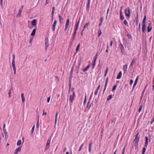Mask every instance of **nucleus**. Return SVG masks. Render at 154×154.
Returning a JSON list of instances; mask_svg holds the SVG:
<instances>
[{
	"label": "nucleus",
	"instance_id": "nucleus-12",
	"mask_svg": "<svg viewBox=\"0 0 154 154\" xmlns=\"http://www.w3.org/2000/svg\"><path fill=\"white\" fill-rule=\"evenodd\" d=\"M152 27L151 25V23H150L147 27V31L148 32H150L152 29Z\"/></svg>",
	"mask_w": 154,
	"mask_h": 154
},
{
	"label": "nucleus",
	"instance_id": "nucleus-53",
	"mask_svg": "<svg viewBox=\"0 0 154 154\" xmlns=\"http://www.w3.org/2000/svg\"><path fill=\"white\" fill-rule=\"evenodd\" d=\"M98 91H96L95 93H94V96H96L97 94V93H98Z\"/></svg>",
	"mask_w": 154,
	"mask_h": 154
},
{
	"label": "nucleus",
	"instance_id": "nucleus-15",
	"mask_svg": "<svg viewBox=\"0 0 154 154\" xmlns=\"http://www.w3.org/2000/svg\"><path fill=\"white\" fill-rule=\"evenodd\" d=\"M122 71H120L119 72V73L117 75V76L116 77V79H120L122 77Z\"/></svg>",
	"mask_w": 154,
	"mask_h": 154
},
{
	"label": "nucleus",
	"instance_id": "nucleus-37",
	"mask_svg": "<svg viewBox=\"0 0 154 154\" xmlns=\"http://www.w3.org/2000/svg\"><path fill=\"white\" fill-rule=\"evenodd\" d=\"M146 16H145L143 21V23L146 24Z\"/></svg>",
	"mask_w": 154,
	"mask_h": 154
},
{
	"label": "nucleus",
	"instance_id": "nucleus-3",
	"mask_svg": "<svg viewBox=\"0 0 154 154\" xmlns=\"http://www.w3.org/2000/svg\"><path fill=\"white\" fill-rule=\"evenodd\" d=\"M131 13V11L129 8H127V10L125 9V14L126 16L130 17Z\"/></svg>",
	"mask_w": 154,
	"mask_h": 154
},
{
	"label": "nucleus",
	"instance_id": "nucleus-49",
	"mask_svg": "<svg viewBox=\"0 0 154 154\" xmlns=\"http://www.w3.org/2000/svg\"><path fill=\"white\" fill-rule=\"evenodd\" d=\"M133 80L132 79H131L130 80V85H132V84H133Z\"/></svg>",
	"mask_w": 154,
	"mask_h": 154
},
{
	"label": "nucleus",
	"instance_id": "nucleus-9",
	"mask_svg": "<svg viewBox=\"0 0 154 154\" xmlns=\"http://www.w3.org/2000/svg\"><path fill=\"white\" fill-rule=\"evenodd\" d=\"M108 78L107 77V78L106 81L105 85L104 86L103 91V93H104V92H105V91L106 90V87H107V85L108 84Z\"/></svg>",
	"mask_w": 154,
	"mask_h": 154
},
{
	"label": "nucleus",
	"instance_id": "nucleus-48",
	"mask_svg": "<svg viewBox=\"0 0 154 154\" xmlns=\"http://www.w3.org/2000/svg\"><path fill=\"white\" fill-rule=\"evenodd\" d=\"M124 19V17L122 15H120V19L121 20H123Z\"/></svg>",
	"mask_w": 154,
	"mask_h": 154
},
{
	"label": "nucleus",
	"instance_id": "nucleus-33",
	"mask_svg": "<svg viewBox=\"0 0 154 154\" xmlns=\"http://www.w3.org/2000/svg\"><path fill=\"white\" fill-rule=\"evenodd\" d=\"M80 44H79L78 45H77V47H76V51H78L79 50V48H80Z\"/></svg>",
	"mask_w": 154,
	"mask_h": 154
},
{
	"label": "nucleus",
	"instance_id": "nucleus-2",
	"mask_svg": "<svg viewBox=\"0 0 154 154\" xmlns=\"http://www.w3.org/2000/svg\"><path fill=\"white\" fill-rule=\"evenodd\" d=\"M139 134V132H138L136 134L135 137V138L134 140V141L135 142V144L138 145V142L140 139V136H138Z\"/></svg>",
	"mask_w": 154,
	"mask_h": 154
},
{
	"label": "nucleus",
	"instance_id": "nucleus-19",
	"mask_svg": "<svg viewBox=\"0 0 154 154\" xmlns=\"http://www.w3.org/2000/svg\"><path fill=\"white\" fill-rule=\"evenodd\" d=\"M146 24L143 23L142 26V30L143 32H144L145 31Z\"/></svg>",
	"mask_w": 154,
	"mask_h": 154
},
{
	"label": "nucleus",
	"instance_id": "nucleus-55",
	"mask_svg": "<svg viewBox=\"0 0 154 154\" xmlns=\"http://www.w3.org/2000/svg\"><path fill=\"white\" fill-rule=\"evenodd\" d=\"M54 11H53V10H52V13H51V14H52V18L53 17V15H54Z\"/></svg>",
	"mask_w": 154,
	"mask_h": 154
},
{
	"label": "nucleus",
	"instance_id": "nucleus-40",
	"mask_svg": "<svg viewBox=\"0 0 154 154\" xmlns=\"http://www.w3.org/2000/svg\"><path fill=\"white\" fill-rule=\"evenodd\" d=\"M11 89H10L9 90V92H8V97H11Z\"/></svg>",
	"mask_w": 154,
	"mask_h": 154
},
{
	"label": "nucleus",
	"instance_id": "nucleus-45",
	"mask_svg": "<svg viewBox=\"0 0 154 154\" xmlns=\"http://www.w3.org/2000/svg\"><path fill=\"white\" fill-rule=\"evenodd\" d=\"M137 83H135L134 82V85L133 86V88H132V89L133 90L134 88H135L136 85H137Z\"/></svg>",
	"mask_w": 154,
	"mask_h": 154
},
{
	"label": "nucleus",
	"instance_id": "nucleus-16",
	"mask_svg": "<svg viewBox=\"0 0 154 154\" xmlns=\"http://www.w3.org/2000/svg\"><path fill=\"white\" fill-rule=\"evenodd\" d=\"M45 50H46L47 48L48 45V39H45Z\"/></svg>",
	"mask_w": 154,
	"mask_h": 154
},
{
	"label": "nucleus",
	"instance_id": "nucleus-41",
	"mask_svg": "<svg viewBox=\"0 0 154 154\" xmlns=\"http://www.w3.org/2000/svg\"><path fill=\"white\" fill-rule=\"evenodd\" d=\"M138 14H137V19H136V23H137V24H138Z\"/></svg>",
	"mask_w": 154,
	"mask_h": 154
},
{
	"label": "nucleus",
	"instance_id": "nucleus-30",
	"mask_svg": "<svg viewBox=\"0 0 154 154\" xmlns=\"http://www.w3.org/2000/svg\"><path fill=\"white\" fill-rule=\"evenodd\" d=\"M21 143V140H19L18 141L17 143V145L19 146Z\"/></svg>",
	"mask_w": 154,
	"mask_h": 154
},
{
	"label": "nucleus",
	"instance_id": "nucleus-59",
	"mask_svg": "<svg viewBox=\"0 0 154 154\" xmlns=\"http://www.w3.org/2000/svg\"><path fill=\"white\" fill-rule=\"evenodd\" d=\"M55 7H53L52 8V10H53V11H54L55 10Z\"/></svg>",
	"mask_w": 154,
	"mask_h": 154
},
{
	"label": "nucleus",
	"instance_id": "nucleus-54",
	"mask_svg": "<svg viewBox=\"0 0 154 154\" xmlns=\"http://www.w3.org/2000/svg\"><path fill=\"white\" fill-rule=\"evenodd\" d=\"M109 8H108V10H107V15H106V19L107 18V15H108V13H109Z\"/></svg>",
	"mask_w": 154,
	"mask_h": 154
},
{
	"label": "nucleus",
	"instance_id": "nucleus-51",
	"mask_svg": "<svg viewBox=\"0 0 154 154\" xmlns=\"http://www.w3.org/2000/svg\"><path fill=\"white\" fill-rule=\"evenodd\" d=\"M100 85H99L96 90L98 91L99 90V89L100 88Z\"/></svg>",
	"mask_w": 154,
	"mask_h": 154
},
{
	"label": "nucleus",
	"instance_id": "nucleus-47",
	"mask_svg": "<svg viewBox=\"0 0 154 154\" xmlns=\"http://www.w3.org/2000/svg\"><path fill=\"white\" fill-rule=\"evenodd\" d=\"M125 147L123 148L122 154H125Z\"/></svg>",
	"mask_w": 154,
	"mask_h": 154
},
{
	"label": "nucleus",
	"instance_id": "nucleus-14",
	"mask_svg": "<svg viewBox=\"0 0 154 154\" xmlns=\"http://www.w3.org/2000/svg\"><path fill=\"white\" fill-rule=\"evenodd\" d=\"M148 137H145V147H147L148 146Z\"/></svg>",
	"mask_w": 154,
	"mask_h": 154
},
{
	"label": "nucleus",
	"instance_id": "nucleus-44",
	"mask_svg": "<svg viewBox=\"0 0 154 154\" xmlns=\"http://www.w3.org/2000/svg\"><path fill=\"white\" fill-rule=\"evenodd\" d=\"M138 79H139V76H137V78H136V79H135V81L134 82H135V83H137V81H138Z\"/></svg>",
	"mask_w": 154,
	"mask_h": 154
},
{
	"label": "nucleus",
	"instance_id": "nucleus-8",
	"mask_svg": "<svg viewBox=\"0 0 154 154\" xmlns=\"http://www.w3.org/2000/svg\"><path fill=\"white\" fill-rule=\"evenodd\" d=\"M128 66L126 65H125L123 66V70L124 74H126L127 72Z\"/></svg>",
	"mask_w": 154,
	"mask_h": 154
},
{
	"label": "nucleus",
	"instance_id": "nucleus-18",
	"mask_svg": "<svg viewBox=\"0 0 154 154\" xmlns=\"http://www.w3.org/2000/svg\"><path fill=\"white\" fill-rule=\"evenodd\" d=\"M36 19H34L31 22V24L32 26H35L36 24Z\"/></svg>",
	"mask_w": 154,
	"mask_h": 154
},
{
	"label": "nucleus",
	"instance_id": "nucleus-29",
	"mask_svg": "<svg viewBox=\"0 0 154 154\" xmlns=\"http://www.w3.org/2000/svg\"><path fill=\"white\" fill-rule=\"evenodd\" d=\"M89 24V23H85V25L84 26V28H83V29L82 30V31H83L84 30V29H85V28L86 27H88Z\"/></svg>",
	"mask_w": 154,
	"mask_h": 154
},
{
	"label": "nucleus",
	"instance_id": "nucleus-61",
	"mask_svg": "<svg viewBox=\"0 0 154 154\" xmlns=\"http://www.w3.org/2000/svg\"><path fill=\"white\" fill-rule=\"evenodd\" d=\"M32 42V39H30V40L29 41V43H31Z\"/></svg>",
	"mask_w": 154,
	"mask_h": 154
},
{
	"label": "nucleus",
	"instance_id": "nucleus-38",
	"mask_svg": "<svg viewBox=\"0 0 154 154\" xmlns=\"http://www.w3.org/2000/svg\"><path fill=\"white\" fill-rule=\"evenodd\" d=\"M58 115V112H57L56 114L55 119V123H56L57 122V117Z\"/></svg>",
	"mask_w": 154,
	"mask_h": 154
},
{
	"label": "nucleus",
	"instance_id": "nucleus-43",
	"mask_svg": "<svg viewBox=\"0 0 154 154\" xmlns=\"http://www.w3.org/2000/svg\"><path fill=\"white\" fill-rule=\"evenodd\" d=\"M124 23L125 25L128 26V23L126 20H124Z\"/></svg>",
	"mask_w": 154,
	"mask_h": 154
},
{
	"label": "nucleus",
	"instance_id": "nucleus-28",
	"mask_svg": "<svg viewBox=\"0 0 154 154\" xmlns=\"http://www.w3.org/2000/svg\"><path fill=\"white\" fill-rule=\"evenodd\" d=\"M117 87V85H114V86L112 88V92H114V91L116 90V88Z\"/></svg>",
	"mask_w": 154,
	"mask_h": 154
},
{
	"label": "nucleus",
	"instance_id": "nucleus-5",
	"mask_svg": "<svg viewBox=\"0 0 154 154\" xmlns=\"http://www.w3.org/2000/svg\"><path fill=\"white\" fill-rule=\"evenodd\" d=\"M97 54L95 55V56L94 57L93 60L94 62L93 63V66L92 68L93 69L94 68V67L96 64V61L97 59Z\"/></svg>",
	"mask_w": 154,
	"mask_h": 154
},
{
	"label": "nucleus",
	"instance_id": "nucleus-24",
	"mask_svg": "<svg viewBox=\"0 0 154 154\" xmlns=\"http://www.w3.org/2000/svg\"><path fill=\"white\" fill-rule=\"evenodd\" d=\"M21 97L22 98V101L23 103H24L25 102V98L24 97V95L23 93H22L21 94Z\"/></svg>",
	"mask_w": 154,
	"mask_h": 154
},
{
	"label": "nucleus",
	"instance_id": "nucleus-6",
	"mask_svg": "<svg viewBox=\"0 0 154 154\" xmlns=\"http://www.w3.org/2000/svg\"><path fill=\"white\" fill-rule=\"evenodd\" d=\"M12 65L14 71V74L15 75L16 74V68L15 66V63L14 62V60L12 61Z\"/></svg>",
	"mask_w": 154,
	"mask_h": 154
},
{
	"label": "nucleus",
	"instance_id": "nucleus-34",
	"mask_svg": "<svg viewBox=\"0 0 154 154\" xmlns=\"http://www.w3.org/2000/svg\"><path fill=\"white\" fill-rule=\"evenodd\" d=\"M84 144V143H83L81 145V146H80V148L79 149V151H80L82 149V147H83V145Z\"/></svg>",
	"mask_w": 154,
	"mask_h": 154
},
{
	"label": "nucleus",
	"instance_id": "nucleus-56",
	"mask_svg": "<svg viewBox=\"0 0 154 154\" xmlns=\"http://www.w3.org/2000/svg\"><path fill=\"white\" fill-rule=\"evenodd\" d=\"M50 100V97L47 98V102L48 103L49 102Z\"/></svg>",
	"mask_w": 154,
	"mask_h": 154
},
{
	"label": "nucleus",
	"instance_id": "nucleus-21",
	"mask_svg": "<svg viewBox=\"0 0 154 154\" xmlns=\"http://www.w3.org/2000/svg\"><path fill=\"white\" fill-rule=\"evenodd\" d=\"M90 65H88L85 68H84L83 70V71L84 72H86L87 71L90 67Z\"/></svg>",
	"mask_w": 154,
	"mask_h": 154
},
{
	"label": "nucleus",
	"instance_id": "nucleus-17",
	"mask_svg": "<svg viewBox=\"0 0 154 154\" xmlns=\"http://www.w3.org/2000/svg\"><path fill=\"white\" fill-rule=\"evenodd\" d=\"M69 19H67V21L66 24V26H65V30L67 28L69 24Z\"/></svg>",
	"mask_w": 154,
	"mask_h": 154
},
{
	"label": "nucleus",
	"instance_id": "nucleus-39",
	"mask_svg": "<svg viewBox=\"0 0 154 154\" xmlns=\"http://www.w3.org/2000/svg\"><path fill=\"white\" fill-rule=\"evenodd\" d=\"M142 106H143L142 105H141L140 106V108H139V112H140L141 111V110H142Z\"/></svg>",
	"mask_w": 154,
	"mask_h": 154
},
{
	"label": "nucleus",
	"instance_id": "nucleus-64",
	"mask_svg": "<svg viewBox=\"0 0 154 154\" xmlns=\"http://www.w3.org/2000/svg\"><path fill=\"white\" fill-rule=\"evenodd\" d=\"M5 124H3V128H5Z\"/></svg>",
	"mask_w": 154,
	"mask_h": 154
},
{
	"label": "nucleus",
	"instance_id": "nucleus-11",
	"mask_svg": "<svg viewBox=\"0 0 154 154\" xmlns=\"http://www.w3.org/2000/svg\"><path fill=\"white\" fill-rule=\"evenodd\" d=\"M136 61V58H134L132 60V61H131V62L130 64V66L132 67L134 64L135 63V62Z\"/></svg>",
	"mask_w": 154,
	"mask_h": 154
},
{
	"label": "nucleus",
	"instance_id": "nucleus-31",
	"mask_svg": "<svg viewBox=\"0 0 154 154\" xmlns=\"http://www.w3.org/2000/svg\"><path fill=\"white\" fill-rule=\"evenodd\" d=\"M87 107H88V109H89L91 107V105L90 104V102L88 101L87 104Z\"/></svg>",
	"mask_w": 154,
	"mask_h": 154
},
{
	"label": "nucleus",
	"instance_id": "nucleus-23",
	"mask_svg": "<svg viewBox=\"0 0 154 154\" xmlns=\"http://www.w3.org/2000/svg\"><path fill=\"white\" fill-rule=\"evenodd\" d=\"M79 21H78L77 22V23L76 24V26L75 29V31L74 32V35L76 33V30L77 29H78V27L79 25Z\"/></svg>",
	"mask_w": 154,
	"mask_h": 154
},
{
	"label": "nucleus",
	"instance_id": "nucleus-1",
	"mask_svg": "<svg viewBox=\"0 0 154 154\" xmlns=\"http://www.w3.org/2000/svg\"><path fill=\"white\" fill-rule=\"evenodd\" d=\"M74 89L72 88L70 91H69V93L70 94L69 100L71 102H73L75 94V91H74Z\"/></svg>",
	"mask_w": 154,
	"mask_h": 154
},
{
	"label": "nucleus",
	"instance_id": "nucleus-4",
	"mask_svg": "<svg viewBox=\"0 0 154 154\" xmlns=\"http://www.w3.org/2000/svg\"><path fill=\"white\" fill-rule=\"evenodd\" d=\"M51 142V139H48L47 140V143L46 144V146L45 149V150H46L48 149L50 147V143Z\"/></svg>",
	"mask_w": 154,
	"mask_h": 154
},
{
	"label": "nucleus",
	"instance_id": "nucleus-32",
	"mask_svg": "<svg viewBox=\"0 0 154 154\" xmlns=\"http://www.w3.org/2000/svg\"><path fill=\"white\" fill-rule=\"evenodd\" d=\"M146 147L145 146V147H143V149L142 152V154H144L146 151Z\"/></svg>",
	"mask_w": 154,
	"mask_h": 154
},
{
	"label": "nucleus",
	"instance_id": "nucleus-52",
	"mask_svg": "<svg viewBox=\"0 0 154 154\" xmlns=\"http://www.w3.org/2000/svg\"><path fill=\"white\" fill-rule=\"evenodd\" d=\"M44 111H45L44 110H43V113L42 115L43 116V115L46 116V114H47V112H44Z\"/></svg>",
	"mask_w": 154,
	"mask_h": 154
},
{
	"label": "nucleus",
	"instance_id": "nucleus-36",
	"mask_svg": "<svg viewBox=\"0 0 154 154\" xmlns=\"http://www.w3.org/2000/svg\"><path fill=\"white\" fill-rule=\"evenodd\" d=\"M59 20H60V23H62L61 21L63 19L60 15H59Z\"/></svg>",
	"mask_w": 154,
	"mask_h": 154
},
{
	"label": "nucleus",
	"instance_id": "nucleus-57",
	"mask_svg": "<svg viewBox=\"0 0 154 154\" xmlns=\"http://www.w3.org/2000/svg\"><path fill=\"white\" fill-rule=\"evenodd\" d=\"M103 17H101V19H100V22H101V23H102L103 22Z\"/></svg>",
	"mask_w": 154,
	"mask_h": 154
},
{
	"label": "nucleus",
	"instance_id": "nucleus-42",
	"mask_svg": "<svg viewBox=\"0 0 154 154\" xmlns=\"http://www.w3.org/2000/svg\"><path fill=\"white\" fill-rule=\"evenodd\" d=\"M36 127L37 128H38L39 127L38 119L37 122L36 124Z\"/></svg>",
	"mask_w": 154,
	"mask_h": 154
},
{
	"label": "nucleus",
	"instance_id": "nucleus-26",
	"mask_svg": "<svg viewBox=\"0 0 154 154\" xmlns=\"http://www.w3.org/2000/svg\"><path fill=\"white\" fill-rule=\"evenodd\" d=\"M92 143L91 142L89 144V152L90 153L91 151V148L92 146Z\"/></svg>",
	"mask_w": 154,
	"mask_h": 154
},
{
	"label": "nucleus",
	"instance_id": "nucleus-13",
	"mask_svg": "<svg viewBox=\"0 0 154 154\" xmlns=\"http://www.w3.org/2000/svg\"><path fill=\"white\" fill-rule=\"evenodd\" d=\"M119 47L120 48L121 52L122 54H123L124 51V48L123 45L122 44H121L119 45Z\"/></svg>",
	"mask_w": 154,
	"mask_h": 154
},
{
	"label": "nucleus",
	"instance_id": "nucleus-62",
	"mask_svg": "<svg viewBox=\"0 0 154 154\" xmlns=\"http://www.w3.org/2000/svg\"><path fill=\"white\" fill-rule=\"evenodd\" d=\"M23 5H22V6H21V8H20V10H22V9H23Z\"/></svg>",
	"mask_w": 154,
	"mask_h": 154
},
{
	"label": "nucleus",
	"instance_id": "nucleus-27",
	"mask_svg": "<svg viewBox=\"0 0 154 154\" xmlns=\"http://www.w3.org/2000/svg\"><path fill=\"white\" fill-rule=\"evenodd\" d=\"M112 95H110L108 96L107 99V101H108L109 100L112 99Z\"/></svg>",
	"mask_w": 154,
	"mask_h": 154
},
{
	"label": "nucleus",
	"instance_id": "nucleus-20",
	"mask_svg": "<svg viewBox=\"0 0 154 154\" xmlns=\"http://www.w3.org/2000/svg\"><path fill=\"white\" fill-rule=\"evenodd\" d=\"M90 3V0H88V3L87 4V10L88 12L89 11V10Z\"/></svg>",
	"mask_w": 154,
	"mask_h": 154
},
{
	"label": "nucleus",
	"instance_id": "nucleus-35",
	"mask_svg": "<svg viewBox=\"0 0 154 154\" xmlns=\"http://www.w3.org/2000/svg\"><path fill=\"white\" fill-rule=\"evenodd\" d=\"M108 70H109V67H107L106 69L105 73V75H104L105 77H106V75L108 73Z\"/></svg>",
	"mask_w": 154,
	"mask_h": 154
},
{
	"label": "nucleus",
	"instance_id": "nucleus-63",
	"mask_svg": "<svg viewBox=\"0 0 154 154\" xmlns=\"http://www.w3.org/2000/svg\"><path fill=\"white\" fill-rule=\"evenodd\" d=\"M5 138H6V140H7L8 138V136L7 135V136L6 135H5Z\"/></svg>",
	"mask_w": 154,
	"mask_h": 154
},
{
	"label": "nucleus",
	"instance_id": "nucleus-7",
	"mask_svg": "<svg viewBox=\"0 0 154 154\" xmlns=\"http://www.w3.org/2000/svg\"><path fill=\"white\" fill-rule=\"evenodd\" d=\"M21 147L20 146L18 147L16 149L14 152V154H17L19 152H20L21 151Z\"/></svg>",
	"mask_w": 154,
	"mask_h": 154
},
{
	"label": "nucleus",
	"instance_id": "nucleus-10",
	"mask_svg": "<svg viewBox=\"0 0 154 154\" xmlns=\"http://www.w3.org/2000/svg\"><path fill=\"white\" fill-rule=\"evenodd\" d=\"M57 21L56 20H55L53 23V24L52 25V29L53 31H54L55 30V26L57 24Z\"/></svg>",
	"mask_w": 154,
	"mask_h": 154
},
{
	"label": "nucleus",
	"instance_id": "nucleus-25",
	"mask_svg": "<svg viewBox=\"0 0 154 154\" xmlns=\"http://www.w3.org/2000/svg\"><path fill=\"white\" fill-rule=\"evenodd\" d=\"M22 11L21 10H19L17 14V17H20L21 15V13Z\"/></svg>",
	"mask_w": 154,
	"mask_h": 154
},
{
	"label": "nucleus",
	"instance_id": "nucleus-46",
	"mask_svg": "<svg viewBox=\"0 0 154 154\" xmlns=\"http://www.w3.org/2000/svg\"><path fill=\"white\" fill-rule=\"evenodd\" d=\"M98 37H99L101 34V30L100 29H99L98 31Z\"/></svg>",
	"mask_w": 154,
	"mask_h": 154
},
{
	"label": "nucleus",
	"instance_id": "nucleus-50",
	"mask_svg": "<svg viewBox=\"0 0 154 154\" xmlns=\"http://www.w3.org/2000/svg\"><path fill=\"white\" fill-rule=\"evenodd\" d=\"M34 128H35V125H34L33 126V127L32 128V133H33V132L34 131Z\"/></svg>",
	"mask_w": 154,
	"mask_h": 154
},
{
	"label": "nucleus",
	"instance_id": "nucleus-58",
	"mask_svg": "<svg viewBox=\"0 0 154 154\" xmlns=\"http://www.w3.org/2000/svg\"><path fill=\"white\" fill-rule=\"evenodd\" d=\"M127 36H128V38H130L131 37V36L130 35H129V34H128L127 35Z\"/></svg>",
	"mask_w": 154,
	"mask_h": 154
},
{
	"label": "nucleus",
	"instance_id": "nucleus-22",
	"mask_svg": "<svg viewBox=\"0 0 154 154\" xmlns=\"http://www.w3.org/2000/svg\"><path fill=\"white\" fill-rule=\"evenodd\" d=\"M36 30V29L35 28L33 29L32 31L31 34V35L33 36L35 35Z\"/></svg>",
	"mask_w": 154,
	"mask_h": 154
},
{
	"label": "nucleus",
	"instance_id": "nucleus-60",
	"mask_svg": "<svg viewBox=\"0 0 154 154\" xmlns=\"http://www.w3.org/2000/svg\"><path fill=\"white\" fill-rule=\"evenodd\" d=\"M13 59L12 61H13V60H14V63H15V61H14V55H13Z\"/></svg>",
	"mask_w": 154,
	"mask_h": 154
}]
</instances>
